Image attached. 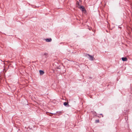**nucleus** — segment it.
Masks as SVG:
<instances>
[{"label": "nucleus", "instance_id": "11", "mask_svg": "<svg viewBox=\"0 0 132 132\" xmlns=\"http://www.w3.org/2000/svg\"><path fill=\"white\" fill-rule=\"evenodd\" d=\"M89 78L90 79H92V78L91 77H89Z\"/></svg>", "mask_w": 132, "mask_h": 132}, {"label": "nucleus", "instance_id": "10", "mask_svg": "<svg viewBox=\"0 0 132 132\" xmlns=\"http://www.w3.org/2000/svg\"><path fill=\"white\" fill-rule=\"evenodd\" d=\"M100 115H102V117H103V115L102 114H100Z\"/></svg>", "mask_w": 132, "mask_h": 132}, {"label": "nucleus", "instance_id": "7", "mask_svg": "<svg viewBox=\"0 0 132 132\" xmlns=\"http://www.w3.org/2000/svg\"><path fill=\"white\" fill-rule=\"evenodd\" d=\"M76 5H77V6L78 7H79L78 6H79L80 4H79V3L78 1H77L76 2Z\"/></svg>", "mask_w": 132, "mask_h": 132}, {"label": "nucleus", "instance_id": "6", "mask_svg": "<svg viewBox=\"0 0 132 132\" xmlns=\"http://www.w3.org/2000/svg\"><path fill=\"white\" fill-rule=\"evenodd\" d=\"M63 105L65 106H68L69 105L68 103L66 102H64V103Z\"/></svg>", "mask_w": 132, "mask_h": 132}, {"label": "nucleus", "instance_id": "5", "mask_svg": "<svg viewBox=\"0 0 132 132\" xmlns=\"http://www.w3.org/2000/svg\"><path fill=\"white\" fill-rule=\"evenodd\" d=\"M122 61H126L127 60V59L126 57H122L121 58Z\"/></svg>", "mask_w": 132, "mask_h": 132}, {"label": "nucleus", "instance_id": "2", "mask_svg": "<svg viewBox=\"0 0 132 132\" xmlns=\"http://www.w3.org/2000/svg\"><path fill=\"white\" fill-rule=\"evenodd\" d=\"M78 8L80 10L81 9V11L82 12H84V11H86V10L85 9L84 7L83 6H81L80 7H78Z\"/></svg>", "mask_w": 132, "mask_h": 132}, {"label": "nucleus", "instance_id": "3", "mask_svg": "<svg viewBox=\"0 0 132 132\" xmlns=\"http://www.w3.org/2000/svg\"><path fill=\"white\" fill-rule=\"evenodd\" d=\"M45 39L46 42H50L52 41V39L51 38H47Z\"/></svg>", "mask_w": 132, "mask_h": 132}, {"label": "nucleus", "instance_id": "1", "mask_svg": "<svg viewBox=\"0 0 132 132\" xmlns=\"http://www.w3.org/2000/svg\"><path fill=\"white\" fill-rule=\"evenodd\" d=\"M85 56L87 57L90 60L93 61V60L94 57L93 56L91 55L88 54H86L85 55Z\"/></svg>", "mask_w": 132, "mask_h": 132}, {"label": "nucleus", "instance_id": "12", "mask_svg": "<svg viewBox=\"0 0 132 132\" xmlns=\"http://www.w3.org/2000/svg\"><path fill=\"white\" fill-rule=\"evenodd\" d=\"M51 114H53V113H51Z\"/></svg>", "mask_w": 132, "mask_h": 132}, {"label": "nucleus", "instance_id": "8", "mask_svg": "<svg viewBox=\"0 0 132 132\" xmlns=\"http://www.w3.org/2000/svg\"><path fill=\"white\" fill-rule=\"evenodd\" d=\"M95 123H98L99 122V120L98 119L96 120H95Z\"/></svg>", "mask_w": 132, "mask_h": 132}, {"label": "nucleus", "instance_id": "9", "mask_svg": "<svg viewBox=\"0 0 132 132\" xmlns=\"http://www.w3.org/2000/svg\"><path fill=\"white\" fill-rule=\"evenodd\" d=\"M44 55L46 56H47L48 55V53H44Z\"/></svg>", "mask_w": 132, "mask_h": 132}, {"label": "nucleus", "instance_id": "4", "mask_svg": "<svg viewBox=\"0 0 132 132\" xmlns=\"http://www.w3.org/2000/svg\"><path fill=\"white\" fill-rule=\"evenodd\" d=\"M40 74L41 75H42L44 73V71L41 70H40L39 71Z\"/></svg>", "mask_w": 132, "mask_h": 132}]
</instances>
